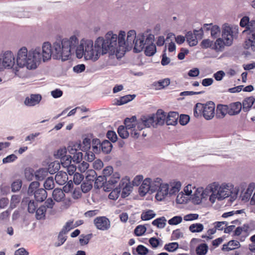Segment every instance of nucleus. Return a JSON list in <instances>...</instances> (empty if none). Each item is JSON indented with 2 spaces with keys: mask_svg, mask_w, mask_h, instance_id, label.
<instances>
[{
  "mask_svg": "<svg viewBox=\"0 0 255 255\" xmlns=\"http://www.w3.org/2000/svg\"><path fill=\"white\" fill-rule=\"evenodd\" d=\"M234 186L231 182L220 183L218 181L208 184L205 188H196L193 184H189L177 195L176 202L178 204L186 203V196H190L192 202L199 205L208 200L212 204L217 201H221L229 197L233 192Z\"/></svg>",
  "mask_w": 255,
  "mask_h": 255,
  "instance_id": "1",
  "label": "nucleus"
},
{
  "mask_svg": "<svg viewBox=\"0 0 255 255\" xmlns=\"http://www.w3.org/2000/svg\"><path fill=\"white\" fill-rule=\"evenodd\" d=\"M78 44V36L73 35L68 38L57 40L52 45L49 42H44L41 47H33L37 68L42 63L50 60L52 57L54 59L62 61L69 59L72 53H76Z\"/></svg>",
  "mask_w": 255,
  "mask_h": 255,
  "instance_id": "2",
  "label": "nucleus"
},
{
  "mask_svg": "<svg viewBox=\"0 0 255 255\" xmlns=\"http://www.w3.org/2000/svg\"><path fill=\"white\" fill-rule=\"evenodd\" d=\"M116 36L107 33L105 38L99 37L95 41L94 45L90 39H82L79 41L76 47V55L78 58L83 57L86 60L93 62L97 61L101 55L114 52Z\"/></svg>",
  "mask_w": 255,
  "mask_h": 255,
  "instance_id": "3",
  "label": "nucleus"
},
{
  "mask_svg": "<svg viewBox=\"0 0 255 255\" xmlns=\"http://www.w3.org/2000/svg\"><path fill=\"white\" fill-rule=\"evenodd\" d=\"M33 48L28 50L26 46L19 48L14 56L11 50L4 51L0 62L5 69H11L15 75L20 77L21 69L33 71L37 68Z\"/></svg>",
  "mask_w": 255,
  "mask_h": 255,
  "instance_id": "4",
  "label": "nucleus"
},
{
  "mask_svg": "<svg viewBox=\"0 0 255 255\" xmlns=\"http://www.w3.org/2000/svg\"><path fill=\"white\" fill-rule=\"evenodd\" d=\"M110 33L116 36L115 45H114V52H111V55L116 54L119 58L122 57L127 51H129L132 48L136 38V31L134 30H130L127 33L125 31L121 30L118 35L112 31H109L107 33Z\"/></svg>",
  "mask_w": 255,
  "mask_h": 255,
  "instance_id": "5",
  "label": "nucleus"
},
{
  "mask_svg": "<svg viewBox=\"0 0 255 255\" xmlns=\"http://www.w3.org/2000/svg\"><path fill=\"white\" fill-rule=\"evenodd\" d=\"M240 25L246 27L243 33L246 35L244 48L251 51H255V20H250L249 16H244L240 21Z\"/></svg>",
  "mask_w": 255,
  "mask_h": 255,
  "instance_id": "6",
  "label": "nucleus"
},
{
  "mask_svg": "<svg viewBox=\"0 0 255 255\" xmlns=\"http://www.w3.org/2000/svg\"><path fill=\"white\" fill-rule=\"evenodd\" d=\"M182 184L180 181L176 180L170 181L169 183L163 184L160 190L157 192L156 199L162 201L167 196L175 195L181 189Z\"/></svg>",
  "mask_w": 255,
  "mask_h": 255,
  "instance_id": "7",
  "label": "nucleus"
},
{
  "mask_svg": "<svg viewBox=\"0 0 255 255\" xmlns=\"http://www.w3.org/2000/svg\"><path fill=\"white\" fill-rule=\"evenodd\" d=\"M215 105L213 102L206 104L197 103L194 109V115L198 118L202 114L206 120H210L215 116Z\"/></svg>",
  "mask_w": 255,
  "mask_h": 255,
  "instance_id": "8",
  "label": "nucleus"
},
{
  "mask_svg": "<svg viewBox=\"0 0 255 255\" xmlns=\"http://www.w3.org/2000/svg\"><path fill=\"white\" fill-rule=\"evenodd\" d=\"M154 35L147 30L143 33L136 35V38L134 41V50L135 52L141 51L146 44L153 42Z\"/></svg>",
  "mask_w": 255,
  "mask_h": 255,
  "instance_id": "9",
  "label": "nucleus"
},
{
  "mask_svg": "<svg viewBox=\"0 0 255 255\" xmlns=\"http://www.w3.org/2000/svg\"><path fill=\"white\" fill-rule=\"evenodd\" d=\"M239 33V26L235 25H230L224 23L222 27V38L227 44L231 45L234 38L237 37Z\"/></svg>",
  "mask_w": 255,
  "mask_h": 255,
  "instance_id": "10",
  "label": "nucleus"
},
{
  "mask_svg": "<svg viewBox=\"0 0 255 255\" xmlns=\"http://www.w3.org/2000/svg\"><path fill=\"white\" fill-rule=\"evenodd\" d=\"M241 197L245 202L250 200V204L255 205V183L251 182L249 184L246 190L242 191Z\"/></svg>",
  "mask_w": 255,
  "mask_h": 255,
  "instance_id": "11",
  "label": "nucleus"
},
{
  "mask_svg": "<svg viewBox=\"0 0 255 255\" xmlns=\"http://www.w3.org/2000/svg\"><path fill=\"white\" fill-rule=\"evenodd\" d=\"M121 175L119 172H114L112 175L106 178V184L104 185V190L105 191H110L121 180Z\"/></svg>",
  "mask_w": 255,
  "mask_h": 255,
  "instance_id": "12",
  "label": "nucleus"
},
{
  "mask_svg": "<svg viewBox=\"0 0 255 255\" xmlns=\"http://www.w3.org/2000/svg\"><path fill=\"white\" fill-rule=\"evenodd\" d=\"M119 188H123L121 196L123 198L128 197L132 190V186L130 183V178L128 176H125L121 180L119 184Z\"/></svg>",
  "mask_w": 255,
  "mask_h": 255,
  "instance_id": "13",
  "label": "nucleus"
},
{
  "mask_svg": "<svg viewBox=\"0 0 255 255\" xmlns=\"http://www.w3.org/2000/svg\"><path fill=\"white\" fill-rule=\"evenodd\" d=\"M94 224L97 229L101 231H106L110 228L111 222L105 216L98 217L94 220Z\"/></svg>",
  "mask_w": 255,
  "mask_h": 255,
  "instance_id": "14",
  "label": "nucleus"
},
{
  "mask_svg": "<svg viewBox=\"0 0 255 255\" xmlns=\"http://www.w3.org/2000/svg\"><path fill=\"white\" fill-rule=\"evenodd\" d=\"M41 99L42 97L40 94H31L25 99L24 104L28 107L34 106L40 103Z\"/></svg>",
  "mask_w": 255,
  "mask_h": 255,
  "instance_id": "15",
  "label": "nucleus"
},
{
  "mask_svg": "<svg viewBox=\"0 0 255 255\" xmlns=\"http://www.w3.org/2000/svg\"><path fill=\"white\" fill-rule=\"evenodd\" d=\"M230 46L227 44L226 41L222 37H218L215 42H213L212 50L216 52H222L226 46Z\"/></svg>",
  "mask_w": 255,
  "mask_h": 255,
  "instance_id": "16",
  "label": "nucleus"
},
{
  "mask_svg": "<svg viewBox=\"0 0 255 255\" xmlns=\"http://www.w3.org/2000/svg\"><path fill=\"white\" fill-rule=\"evenodd\" d=\"M150 178L144 179L138 189V192L140 196H145L148 192L151 191L150 186Z\"/></svg>",
  "mask_w": 255,
  "mask_h": 255,
  "instance_id": "17",
  "label": "nucleus"
},
{
  "mask_svg": "<svg viewBox=\"0 0 255 255\" xmlns=\"http://www.w3.org/2000/svg\"><path fill=\"white\" fill-rule=\"evenodd\" d=\"M150 186H151V192H154L156 191H159L163 184L165 183L162 182V180L160 178H154L151 179L150 178Z\"/></svg>",
  "mask_w": 255,
  "mask_h": 255,
  "instance_id": "18",
  "label": "nucleus"
},
{
  "mask_svg": "<svg viewBox=\"0 0 255 255\" xmlns=\"http://www.w3.org/2000/svg\"><path fill=\"white\" fill-rule=\"evenodd\" d=\"M227 114H229L228 106L221 104L217 105L216 114L217 119H223Z\"/></svg>",
  "mask_w": 255,
  "mask_h": 255,
  "instance_id": "19",
  "label": "nucleus"
},
{
  "mask_svg": "<svg viewBox=\"0 0 255 255\" xmlns=\"http://www.w3.org/2000/svg\"><path fill=\"white\" fill-rule=\"evenodd\" d=\"M241 245L239 241L236 240L230 241L227 244H224L222 250L229 252L240 248Z\"/></svg>",
  "mask_w": 255,
  "mask_h": 255,
  "instance_id": "20",
  "label": "nucleus"
},
{
  "mask_svg": "<svg viewBox=\"0 0 255 255\" xmlns=\"http://www.w3.org/2000/svg\"><path fill=\"white\" fill-rule=\"evenodd\" d=\"M229 115L230 116L236 115L239 114L242 108V105L240 102H235L228 106Z\"/></svg>",
  "mask_w": 255,
  "mask_h": 255,
  "instance_id": "21",
  "label": "nucleus"
},
{
  "mask_svg": "<svg viewBox=\"0 0 255 255\" xmlns=\"http://www.w3.org/2000/svg\"><path fill=\"white\" fill-rule=\"evenodd\" d=\"M155 119V125H162L164 124L166 114L161 110H158L155 115H153Z\"/></svg>",
  "mask_w": 255,
  "mask_h": 255,
  "instance_id": "22",
  "label": "nucleus"
},
{
  "mask_svg": "<svg viewBox=\"0 0 255 255\" xmlns=\"http://www.w3.org/2000/svg\"><path fill=\"white\" fill-rule=\"evenodd\" d=\"M68 178L65 172L59 171L55 176L56 182L59 185H64L68 180Z\"/></svg>",
  "mask_w": 255,
  "mask_h": 255,
  "instance_id": "23",
  "label": "nucleus"
},
{
  "mask_svg": "<svg viewBox=\"0 0 255 255\" xmlns=\"http://www.w3.org/2000/svg\"><path fill=\"white\" fill-rule=\"evenodd\" d=\"M179 115L176 112H170L166 118V123L167 125L174 126L177 123Z\"/></svg>",
  "mask_w": 255,
  "mask_h": 255,
  "instance_id": "24",
  "label": "nucleus"
},
{
  "mask_svg": "<svg viewBox=\"0 0 255 255\" xmlns=\"http://www.w3.org/2000/svg\"><path fill=\"white\" fill-rule=\"evenodd\" d=\"M170 83V79L168 78L164 79L153 83V86L157 90L164 89L168 86Z\"/></svg>",
  "mask_w": 255,
  "mask_h": 255,
  "instance_id": "25",
  "label": "nucleus"
},
{
  "mask_svg": "<svg viewBox=\"0 0 255 255\" xmlns=\"http://www.w3.org/2000/svg\"><path fill=\"white\" fill-rule=\"evenodd\" d=\"M97 178L96 172L92 169L88 170L86 173V180L89 181L91 183L96 180V183H98V181H100V179H102V177L99 176Z\"/></svg>",
  "mask_w": 255,
  "mask_h": 255,
  "instance_id": "26",
  "label": "nucleus"
},
{
  "mask_svg": "<svg viewBox=\"0 0 255 255\" xmlns=\"http://www.w3.org/2000/svg\"><path fill=\"white\" fill-rule=\"evenodd\" d=\"M34 195L37 201L42 202L47 198V194L45 190L39 188L35 191Z\"/></svg>",
  "mask_w": 255,
  "mask_h": 255,
  "instance_id": "27",
  "label": "nucleus"
},
{
  "mask_svg": "<svg viewBox=\"0 0 255 255\" xmlns=\"http://www.w3.org/2000/svg\"><path fill=\"white\" fill-rule=\"evenodd\" d=\"M255 102V99L253 97L246 98L243 102L242 108L243 111L245 112L249 111Z\"/></svg>",
  "mask_w": 255,
  "mask_h": 255,
  "instance_id": "28",
  "label": "nucleus"
},
{
  "mask_svg": "<svg viewBox=\"0 0 255 255\" xmlns=\"http://www.w3.org/2000/svg\"><path fill=\"white\" fill-rule=\"evenodd\" d=\"M52 197L56 202H61L65 198V194L61 189L56 188L52 192Z\"/></svg>",
  "mask_w": 255,
  "mask_h": 255,
  "instance_id": "29",
  "label": "nucleus"
},
{
  "mask_svg": "<svg viewBox=\"0 0 255 255\" xmlns=\"http://www.w3.org/2000/svg\"><path fill=\"white\" fill-rule=\"evenodd\" d=\"M142 122L144 123V125L147 128L150 127H154L156 126L155 119L154 116L152 115L142 116L141 117Z\"/></svg>",
  "mask_w": 255,
  "mask_h": 255,
  "instance_id": "30",
  "label": "nucleus"
},
{
  "mask_svg": "<svg viewBox=\"0 0 255 255\" xmlns=\"http://www.w3.org/2000/svg\"><path fill=\"white\" fill-rule=\"evenodd\" d=\"M125 128L129 131H132V129L136 128L135 118L132 117L131 119L127 118L125 120Z\"/></svg>",
  "mask_w": 255,
  "mask_h": 255,
  "instance_id": "31",
  "label": "nucleus"
},
{
  "mask_svg": "<svg viewBox=\"0 0 255 255\" xmlns=\"http://www.w3.org/2000/svg\"><path fill=\"white\" fill-rule=\"evenodd\" d=\"M186 38L190 46H194L197 44L198 40L197 37L192 32H188L186 34Z\"/></svg>",
  "mask_w": 255,
  "mask_h": 255,
  "instance_id": "32",
  "label": "nucleus"
},
{
  "mask_svg": "<svg viewBox=\"0 0 255 255\" xmlns=\"http://www.w3.org/2000/svg\"><path fill=\"white\" fill-rule=\"evenodd\" d=\"M144 53L146 55L148 56H151L154 55L156 51V48L155 44L153 42L148 43L145 47Z\"/></svg>",
  "mask_w": 255,
  "mask_h": 255,
  "instance_id": "33",
  "label": "nucleus"
},
{
  "mask_svg": "<svg viewBox=\"0 0 255 255\" xmlns=\"http://www.w3.org/2000/svg\"><path fill=\"white\" fill-rule=\"evenodd\" d=\"M208 249V246L206 244H201L196 248V254L197 255H206Z\"/></svg>",
  "mask_w": 255,
  "mask_h": 255,
  "instance_id": "34",
  "label": "nucleus"
},
{
  "mask_svg": "<svg viewBox=\"0 0 255 255\" xmlns=\"http://www.w3.org/2000/svg\"><path fill=\"white\" fill-rule=\"evenodd\" d=\"M100 148H101L102 151L105 153H110L112 149V143L107 140H104L100 145Z\"/></svg>",
  "mask_w": 255,
  "mask_h": 255,
  "instance_id": "35",
  "label": "nucleus"
},
{
  "mask_svg": "<svg viewBox=\"0 0 255 255\" xmlns=\"http://www.w3.org/2000/svg\"><path fill=\"white\" fill-rule=\"evenodd\" d=\"M46 208L45 206H41L35 212V217L37 220L44 219L45 217Z\"/></svg>",
  "mask_w": 255,
  "mask_h": 255,
  "instance_id": "36",
  "label": "nucleus"
},
{
  "mask_svg": "<svg viewBox=\"0 0 255 255\" xmlns=\"http://www.w3.org/2000/svg\"><path fill=\"white\" fill-rule=\"evenodd\" d=\"M250 231V226L249 224H245L242 226L237 227L234 231L235 236H240L243 233H248Z\"/></svg>",
  "mask_w": 255,
  "mask_h": 255,
  "instance_id": "37",
  "label": "nucleus"
},
{
  "mask_svg": "<svg viewBox=\"0 0 255 255\" xmlns=\"http://www.w3.org/2000/svg\"><path fill=\"white\" fill-rule=\"evenodd\" d=\"M189 230L192 233H200L204 230V226L201 223L192 224L189 226Z\"/></svg>",
  "mask_w": 255,
  "mask_h": 255,
  "instance_id": "38",
  "label": "nucleus"
},
{
  "mask_svg": "<svg viewBox=\"0 0 255 255\" xmlns=\"http://www.w3.org/2000/svg\"><path fill=\"white\" fill-rule=\"evenodd\" d=\"M48 170L45 168H41L34 173L35 178L38 180H42L47 175Z\"/></svg>",
  "mask_w": 255,
  "mask_h": 255,
  "instance_id": "39",
  "label": "nucleus"
},
{
  "mask_svg": "<svg viewBox=\"0 0 255 255\" xmlns=\"http://www.w3.org/2000/svg\"><path fill=\"white\" fill-rule=\"evenodd\" d=\"M173 39H175L176 42L179 44L183 43L185 41V37L184 36L178 35L175 37V35L172 33H170L167 34L166 41H168L169 39H171L172 40Z\"/></svg>",
  "mask_w": 255,
  "mask_h": 255,
  "instance_id": "40",
  "label": "nucleus"
},
{
  "mask_svg": "<svg viewBox=\"0 0 255 255\" xmlns=\"http://www.w3.org/2000/svg\"><path fill=\"white\" fill-rule=\"evenodd\" d=\"M60 167V163L57 161L51 162L48 165V171L50 174H53L58 171Z\"/></svg>",
  "mask_w": 255,
  "mask_h": 255,
  "instance_id": "41",
  "label": "nucleus"
},
{
  "mask_svg": "<svg viewBox=\"0 0 255 255\" xmlns=\"http://www.w3.org/2000/svg\"><path fill=\"white\" fill-rule=\"evenodd\" d=\"M67 149L65 147H62L59 148L57 150L55 151L54 156L56 158L61 159L65 156H67L66 155Z\"/></svg>",
  "mask_w": 255,
  "mask_h": 255,
  "instance_id": "42",
  "label": "nucleus"
},
{
  "mask_svg": "<svg viewBox=\"0 0 255 255\" xmlns=\"http://www.w3.org/2000/svg\"><path fill=\"white\" fill-rule=\"evenodd\" d=\"M135 97V95H128L123 97H122L120 100L117 101V105H122L127 103L128 102L132 100Z\"/></svg>",
  "mask_w": 255,
  "mask_h": 255,
  "instance_id": "43",
  "label": "nucleus"
},
{
  "mask_svg": "<svg viewBox=\"0 0 255 255\" xmlns=\"http://www.w3.org/2000/svg\"><path fill=\"white\" fill-rule=\"evenodd\" d=\"M166 222V219L164 217H162L154 220L152 222V224L154 226H156L158 228L162 229L165 227Z\"/></svg>",
  "mask_w": 255,
  "mask_h": 255,
  "instance_id": "44",
  "label": "nucleus"
},
{
  "mask_svg": "<svg viewBox=\"0 0 255 255\" xmlns=\"http://www.w3.org/2000/svg\"><path fill=\"white\" fill-rule=\"evenodd\" d=\"M210 32L211 36L213 38L218 37L220 36L221 32L222 33L221 28L217 25H214V26L210 28Z\"/></svg>",
  "mask_w": 255,
  "mask_h": 255,
  "instance_id": "45",
  "label": "nucleus"
},
{
  "mask_svg": "<svg viewBox=\"0 0 255 255\" xmlns=\"http://www.w3.org/2000/svg\"><path fill=\"white\" fill-rule=\"evenodd\" d=\"M40 184L38 181H34L31 182L28 187L27 193L29 195H34V192L39 187Z\"/></svg>",
  "mask_w": 255,
  "mask_h": 255,
  "instance_id": "46",
  "label": "nucleus"
},
{
  "mask_svg": "<svg viewBox=\"0 0 255 255\" xmlns=\"http://www.w3.org/2000/svg\"><path fill=\"white\" fill-rule=\"evenodd\" d=\"M155 216V214L152 210H148L142 213L141 218L142 220L146 221L153 218Z\"/></svg>",
  "mask_w": 255,
  "mask_h": 255,
  "instance_id": "47",
  "label": "nucleus"
},
{
  "mask_svg": "<svg viewBox=\"0 0 255 255\" xmlns=\"http://www.w3.org/2000/svg\"><path fill=\"white\" fill-rule=\"evenodd\" d=\"M118 132L122 138H128L129 134V131H128L123 126H121L119 127Z\"/></svg>",
  "mask_w": 255,
  "mask_h": 255,
  "instance_id": "48",
  "label": "nucleus"
},
{
  "mask_svg": "<svg viewBox=\"0 0 255 255\" xmlns=\"http://www.w3.org/2000/svg\"><path fill=\"white\" fill-rule=\"evenodd\" d=\"M79 225L80 224H74L72 221H69L66 224L61 231L63 233L67 234L70 230Z\"/></svg>",
  "mask_w": 255,
  "mask_h": 255,
  "instance_id": "49",
  "label": "nucleus"
},
{
  "mask_svg": "<svg viewBox=\"0 0 255 255\" xmlns=\"http://www.w3.org/2000/svg\"><path fill=\"white\" fill-rule=\"evenodd\" d=\"M44 187L46 190H51L54 187V182L53 177H50L46 179L44 183Z\"/></svg>",
  "mask_w": 255,
  "mask_h": 255,
  "instance_id": "50",
  "label": "nucleus"
},
{
  "mask_svg": "<svg viewBox=\"0 0 255 255\" xmlns=\"http://www.w3.org/2000/svg\"><path fill=\"white\" fill-rule=\"evenodd\" d=\"M81 145L79 143H71L68 147V150L70 154H74L80 149Z\"/></svg>",
  "mask_w": 255,
  "mask_h": 255,
  "instance_id": "51",
  "label": "nucleus"
},
{
  "mask_svg": "<svg viewBox=\"0 0 255 255\" xmlns=\"http://www.w3.org/2000/svg\"><path fill=\"white\" fill-rule=\"evenodd\" d=\"M179 247V245L177 243L173 242L166 244L164 246V249L169 252H173L176 250Z\"/></svg>",
  "mask_w": 255,
  "mask_h": 255,
  "instance_id": "52",
  "label": "nucleus"
},
{
  "mask_svg": "<svg viewBox=\"0 0 255 255\" xmlns=\"http://www.w3.org/2000/svg\"><path fill=\"white\" fill-rule=\"evenodd\" d=\"M66 233H63V231H61L58 237V241L55 243V245L56 247H59L62 245L66 240V237L65 236Z\"/></svg>",
  "mask_w": 255,
  "mask_h": 255,
  "instance_id": "53",
  "label": "nucleus"
},
{
  "mask_svg": "<svg viewBox=\"0 0 255 255\" xmlns=\"http://www.w3.org/2000/svg\"><path fill=\"white\" fill-rule=\"evenodd\" d=\"M200 45L202 48L207 49L210 48L212 49L213 46V41L209 39H205L202 40Z\"/></svg>",
  "mask_w": 255,
  "mask_h": 255,
  "instance_id": "54",
  "label": "nucleus"
},
{
  "mask_svg": "<svg viewBox=\"0 0 255 255\" xmlns=\"http://www.w3.org/2000/svg\"><path fill=\"white\" fill-rule=\"evenodd\" d=\"M121 189L119 188L114 189L109 195V199L113 200H117L120 194Z\"/></svg>",
  "mask_w": 255,
  "mask_h": 255,
  "instance_id": "55",
  "label": "nucleus"
},
{
  "mask_svg": "<svg viewBox=\"0 0 255 255\" xmlns=\"http://www.w3.org/2000/svg\"><path fill=\"white\" fill-rule=\"evenodd\" d=\"M100 145H101L100 139L95 138L93 139L92 141V148L94 152H99L100 150Z\"/></svg>",
  "mask_w": 255,
  "mask_h": 255,
  "instance_id": "56",
  "label": "nucleus"
},
{
  "mask_svg": "<svg viewBox=\"0 0 255 255\" xmlns=\"http://www.w3.org/2000/svg\"><path fill=\"white\" fill-rule=\"evenodd\" d=\"M92 188V183L85 181L81 185V190L84 193L89 192Z\"/></svg>",
  "mask_w": 255,
  "mask_h": 255,
  "instance_id": "57",
  "label": "nucleus"
},
{
  "mask_svg": "<svg viewBox=\"0 0 255 255\" xmlns=\"http://www.w3.org/2000/svg\"><path fill=\"white\" fill-rule=\"evenodd\" d=\"M242 213H244L243 210H234V211H232L230 212L224 213L222 215V217H223L224 218H228L229 217H233L235 215H238L239 214H241Z\"/></svg>",
  "mask_w": 255,
  "mask_h": 255,
  "instance_id": "58",
  "label": "nucleus"
},
{
  "mask_svg": "<svg viewBox=\"0 0 255 255\" xmlns=\"http://www.w3.org/2000/svg\"><path fill=\"white\" fill-rule=\"evenodd\" d=\"M34 171L30 168H26L24 170L25 178L28 181H31L34 177Z\"/></svg>",
  "mask_w": 255,
  "mask_h": 255,
  "instance_id": "59",
  "label": "nucleus"
},
{
  "mask_svg": "<svg viewBox=\"0 0 255 255\" xmlns=\"http://www.w3.org/2000/svg\"><path fill=\"white\" fill-rule=\"evenodd\" d=\"M146 229L144 226L138 225L134 230V234L136 236H141L146 232Z\"/></svg>",
  "mask_w": 255,
  "mask_h": 255,
  "instance_id": "60",
  "label": "nucleus"
},
{
  "mask_svg": "<svg viewBox=\"0 0 255 255\" xmlns=\"http://www.w3.org/2000/svg\"><path fill=\"white\" fill-rule=\"evenodd\" d=\"M71 156L70 155H67V156H65L63 158L61 159V163L62 166L66 168L68 166L71 165Z\"/></svg>",
  "mask_w": 255,
  "mask_h": 255,
  "instance_id": "61",
  "label": "nucleus"
},
{
  "mask_svg": "<svg viewBox=\"0 0 255 255\" xmlns=\"http://www.w3.org/2000/svg\"><path fill=\"white\" fill-rule=\"evenodd\" d=\"M37 207V203L33 200H30L28 201L27 210L30 213H34L35 212Z\"/></svg>",
  "mask_w": 255,
  "mask_h": 255,
  "instance_id": "62",
  "label": "nucleus"
},
{
  "mask_svg": "<svg viewBox=\"0 0 255 255\" xmlns=\"http://www.w3.org/2000/svg\"><path fill=\"white\" fill-rule=\"evenodd\" d=\"M215 229L218 230H225V228L228 225V222L226 221L216 222L213 224Z\"/></svg>",
  "mask_w": 255,
  "mask_h": 255,
  "instance_id": "63",
  "label": "nucleus"
},
{
  "mask_svg": "<svg viewBox=\"0 0 255 255\" xmlns=\"http://www.w3.org/2000/svg\"><path fill=\"white\" fill-rule=\"evenodd\" d=\"M22 182L20 180H17L14 181L11 184V189L12 192H16L20 190L21 187Z\"/></svg>",
  "mask_w": 255,
  "mask_h": 255,
  "instance_id": "64",
  "label": "nucleus"
}]
</instances>
